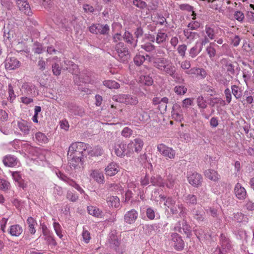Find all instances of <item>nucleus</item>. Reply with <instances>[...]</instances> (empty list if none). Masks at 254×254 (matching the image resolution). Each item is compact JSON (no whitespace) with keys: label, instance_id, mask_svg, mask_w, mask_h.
Segmentation results:
<instances>
[{"label":"nucleus","instance_id":"obj_1","mask_svg":"<svg viewBox=\"0 0 254 254\" xmlns=\"http://www.w3.org/2000/svg\"><path fill=\"white\" fill-rule=\"evenodd\" d=\"M89 149V144L82 142H75L71 144L68 148L67 155L74 157L84 158L87 150Z\"/></svg>","mask_w":254,"mask_h":254},{"label":"nucleus","instance_id":"obj_2","mask_svg":"<svg viewBox=\"0 0 254 254\" xmlns=\"http://www.w3.org/2000/svg\"><path fill=\"white\" fill-rule=\"evenodd\" d=\"M144 146L143 140L139 137L135 138L127 144L126 155L130 157L134 153L138 154L142 150Z\"/></svg>","mask_w":254,"mask_h":254},{"label":"nucleus","instance_id":"obj_3","mask_svg":"<svg viewBox=\"0 0 254 254\" xmlns=\"http://www.w3.org/2000/svg\"><path fill=\"white\" fill-rule=\"evenodd\" d=\"M221 63L222 64V67L224 70L226 71L228 75L226 77L224 81H222L223 84H227L230 81L232 78L233 76L235 74V63L232 62L228 59H223ZM235 64H236L235 63Z\"/></svg>","mask_w":254,"mask_h":254},{"label":"nucleus","instance_id":"obj_4","mask_svg":"<svg viewBox=\"0 0 254 254\" xmlns=\"http://www.w3.org/2000/svg\"><path fill=\"white\" fill-rule=\"evenodd\" d=\"M161 198L164 201V205L170 209L173 214H176L178 213L179 210H181L180 214L183 213V207L182 205H176V201L172 197H168L166 199L164 196H161Z\"/></svg>","mask_w":254,"mask_h":254},{"label":"nucleus","instance_id":"obj_5","mask_svg":"<svg viewBox=\"0 0 254 254\" xmlns=\"http://www.w3.org/2000/svg\"><path fill=\"white\" fill-rule=\"evenodd\" d=\"M114 99L117 101L124 103L127 105L135 106L138 103L136 96L129 94H121L114 96Z\"/></svg>","mask_w":254,"mask_h":254},{"label":"nucleus","instance_id":"obj_6","mask_svg":"<svg viewBox=\"0 0 254 254\" xmlns=\"http://www.w3.org/2000/svg\"><path fill=\"white\" fill-rule=\"evenodd\" d=\"M187 180L190 184L194 187L198 188L201 186L203 178L201 174L195 171H188Z\"/></svg>","mask_w":254,"mask_h":254},{"label":"nucleus","instance_id":"obj_7","mask_svg":"<svg viewBox=\"0 0 254 254\" xmlns=\"http://www.w3.org/2000/svg\"><path fill=\"white\" fill-rule=\"evenodd\" d=\"M157 150L167 159H173L176 156V151L172 148L168 147L163 143L157 145Z\"/></svg>","mask_w":254,"mask_h":254},{"label":"nucleus","instance_id":"obj_8","mask_svg":"<svg viewBox=\"0 0 254 254\" xmlns=\"http://www.w3.org/2000/svg\"><path fill=\"white\" fill-rule=\"evenodd\" d=\"M89 29L93 34L105 35L108 33L110 29L107 24H94L90 26Z\"/></svg>","mask_w":254,"mask_h":254},{"label":"nucleus","instance_id":"obj_9","mask_svg":"<svg viewBox=\"0 0 254 254\" xmlns=\"http://www.w3.org/2000/svg\"><path fill=\"white\" fill-rule=\"evenodd\" d=\"M148 57V62L152 64L154 67L158 69L159 71L163 67L164 65L168 61V59L162 57H155L147 56Z\"/></svg>","mask_w":254,"mask_h":254},{"label":"nucleus","instance_id":"obj_10","mask_svg":"<svg viewBox=\"0 0 254 254\" xmlns=\"http://www.w3.org/2000/svg\"><path fill=\"white\" fill-rule=\"evenodd\" d=\"M172 246L177 250H181L184 247V243L181 237L177 233L172 234Z\"/></svg>","mask_w":254,"mask_h":254},{"label":"nucleus","instance_id":"obj_11","mask_svg":"<svg viewBox=\"0 0 254 254\" xmlns=\"http://www.w3.org/2000/svg\"><path fill=\"white\" fill-rule=\"evenodd\" d=\"M234 193L236 197L239 200H244L248 195L245 188L239 183H237L235 186Z\"/></svg>","mask_w":254,"mask_h":254},{"label":"nucleus","instance_id":"obj_12","mask_svg":"<svg viewBox=\"0 0 254 254\" xmlns=\"http://www.w3.org/2000/svg\"><path fill=\"white\" fill-rule=\"evenodd\" d=\"M16 4L19 9L27 15L31 13V8L27 0H16Z\"/></svg>","mask_w":254,"mask_h":254},{"label":"nucleus","instance_id":"obj_13","mask_svg":"<svg viewBox=\"0 0 254 254\" xmlns=\"http://www.w3.org/2000/svg\"><path fill=\"white\" fill-rule=\"evenodd\" d=\"M160 71L174 77L176 72V68L173 63L168 60Z\"/></svg>","mask_w":254,"mask_h":254},{"label":"nucleus","instance_id":"obj_14","mask_svg":"<svg viewBox=\"0 0 254 254\" xmlns=\"http://www.w3.org/2000/svg\"><path fill=\"white\" fill-rule=\"evenodd\" d=\"M20 62L14 57H7L5 62V67L7 70H12L19 67Z\"/></svg>","mask_w":254,"mask_h":254},{"label":"nucleus","instance_id":"obj_15","mask_svg":"<svg viewBox=\"0 0 254 254\" xmlns=\"http://www.w3.org/2000/svg\"><path fill=\"white\" fill-rule=\"evenodd\" d=\"M138 218V213L135 209L128 211L125 215V221L129 224H133Z\"/></svg>","mask_w":254,"mask_h":254},{"label":"nucleus","instance_id":"obj_16","mask_svg":"<svg viewBox=\"0 0 254 254\" xmlns=\"http://www.w3.org/2000/svg\"><path fill=\"white\" fill-rule=\"evenodd\" d=\"M120 171L119 166L118 164L112 162L105 169V174L109 176H114Z\"/></svg>","mask_w":254,"mask_h":254},{"label":"nucleus","instance_id":"obj_17","mask_svg":"<svg viewBox=\"0 0 254 254\" xmlns=\"http://www.w3.org/2000/svg\"><path fill=\"white\" fill-rule=\"evenodd\" d=\"M4 38L7 39L9 41L12 42H15L17 44L21 43L23 41L22 39L21 34L20 33L14 34L13 31H9L7 33L4 32Z\"/></svg>","mask_w":254,"mask_h":254},{"label":"nucleus","instance_id":"obj_18","mask_svg":"<svg viewBox=\"0 0 254 254\" xmlns=\"http://www.w3.org/2000/svg\"><path fill=\"white\" fill-rule=\"evenodd\" d=\"M172 116L175 120L179 122H182L183 120L182 111L181 107L179 105H174L172 111Z\"/></svg>","mask_w":254,"mask_h":254},{"label":"nucleus","instance_id":"obj_19","mask_svg":"<svg viewBox=\"0 0 254 254\" xmlns=\"http://www.w3.org/2000/svg\"><path fill=\"white\" fill-rule=\"evenodd\" d=\"M2 161L5 166L9 167H13L16 166L18 163L17 158L11 155L4 156Z\"/></svg>","mask_w":254,"mask_h":254},{"label":"nucleus","instance_id":"obj_20","mask_svg":"<svg viewBox=\"0 0 254 254\" xmlns=\"http://www.w3.org/2000/svg\"><path fill=\"white\" fill-rule=\"evenodd\" d=\"M70 158L68 163L70 168L75 169L77 167H80L83 165L84 158L79 157H74L73 156H69Z\"/></svg>","mask_w":254,"mask_h":254},{"label":"nucleus","instance_id":"obj_21","mask_svg":"<svg viewBox=\"0 0 254 254\" xmlns=\"http://www.w3.org/2000/svg\"><path fill=\"white\" fill-rule=\"evenodd\" d=\"M204 176L206 178L213 182H217L220 179V176L218 172L211 169L206 170L204 172Z\"/></svg>","mask_w":254,"mask_h":254},{"label":"nucleus","instance_id":"obj_22","mask_svg":"<svg viewBox=\"0 0 254 254\" xmlns=\"http://www.w3.org/2000/svg\"><path fill=\"white\" fill-rule=\"evenodd\" d=\"M23 232L22 227L18 224H14L10 226L8 229V233L11 236L18 237Z\"/></svg>","mask_w":254,"mask_h":254},{"label":"nucleus","instance_id":"obj_23","mask_svg":"<svg viewBox=\"0 0 254 254\" xmlns=\"http://www.w3.org/2000/svg\"><path fill=\"white\" fill-rule=\"evenodd\" d=\"M107 203L110 207L118 208L120 206V200L117 196L111 195L106 199Z\"/></svg>","mask_w":254,"mask_h":254},{"label":"nucleus","instance_id":"obj_24","mask_svg":"<svg viewBox=\"0 0 254 254\" xmlns=\"http://www.w3.org/2000/svg\"><path fill=\"white\" fill-rule=\"evenodd\" d=\"M90 176L99 184H103L104 182V176L103 173L98 170H92Z\"/></svg>","mask_w":254,"mask_h":254},{"label":"nucleus","instance_id":"obj_25","mask_svg":"<svg viewBox=\"0 0 254 254\" xmlns=\"http://www.w3.org/2000/svg\"><path fill=\"white\" fill-rule=\"evenodd\" d=\"M152 19L156 25L162 26L164 25H166L168 24L166 19L161 13H155L152 17Z\"/></svg>","mask_w":254,"mask_h":254},{"label":"nucleus","instance_id":"obj_26","mask_svg":"<svg viewBox=\"0 0 254 254\" xmlns=\"http://www.w3.org/2000/svg\"><path fill=\"white\" fill-rule=\"evenodd\" d=\"M26 223L28 225V229L29 232L31 235H34L36 233V226L37 225L36 220L33 217H28L26 220Z\"/></svg>","mask_w":254,"mask_h":254},{"label":"nucleus","instance_id":"obj_27","mask_svg":"<svg viewBox=\"0 0 254 254\" xmlns=\"http://www.w3.org/2000/svg\"><path fill=\"white\" fill-rule=\"evenodd\" d=\"M150 183L151 185L154 186H165L164 179L159 175H156L152 176L150 178Z\"/></svg>","mask_w":254,"mask_h":254},{"label":"nucleus","instance_id":"obj_28","mask_svg":"<svg viewBox=\"0 0 254 254\" xmlns=\"http://www.w3.org/2000/svg\"><path fill=\"white\" fill-rule=\"evenodd\" d=\"M111 243L113 245L116 252L119 254H123L125 251L123 248L120 247V242L117 238V237L113 236V238L111 237Z\"/></svg>","mask_w":254,"mask_h":254},{"label":"nucleus","instance_id":"obj_29","mask_svg":"<svg viewBox=\"0 0 254 254\" xmlns=\"http://www.w3.org/2000/svg\"><path fill=\"white\" fill-rule=\"evenodd\" d=\"M43 234L45 236V239L49 242V244H51L54 246L57 245V242L55 241L53 236L46 226L45 227H43Z\"/></svg>","mask_w":254,"mask_h":254},{"label":"nucleus","instance_id":"obj_30","mask_svg":"<svg viewBox=\"0 0 254 254\" xmlns=\"http://www.w3.org/2000/svg\"><path fill=\"white\" fill-rule=\"evenodd\" d=\"M87 152L88 154L90 155L91 156H101L103 154V151L102 148L100 146H95L93 148H92L89 145V149L87 150Z\"/></svg>","mask_w":254,"mask_h":254},{"label":"nucleus","instance_id":"obj_31","mask_svg":"<svg viewBox=\"0 0 254 254\" xmlns=\"http://www.w3.org/2000/svg\"><path fill=\"white\" fill-rule=\"evenodd\" d=\"M87 209L88 213L94 217L98 218L102 217V212L96 206L90 205L87 207Z\"/></svg>","mask_w":254,"mask_h":254},{"label":"nucleus","instance_id":"obj_32","mask_svg":"<svg viewBox=\"0 0 254 254\" xmlns=\"http://www.w3.org/2000/svg\"><path fill=\"white\" fill-rule=\"evenodd\" d=\"M205 214L204 211L202 209H197L194 211L193 213V217L198 222H202L204 220Z\"/></svg>","mask_w":254,"mask_h":254},{"label":"nucleus","instance_id":"obj_33","mask_svg":"<svg viewBox=\"0 0 254 254\" xmlns=\"http://www.w3.org/2000/svg\"><path fill=\"white\" fill-rule=\"evenodd\" d=\"M138 81L141 84L147 86L151 85L153 82L152 77L148 75H141L138 78Z\"/></svg>","mask_w":254,"mask_h":254},{"label":"nucleus","instance_id":"obj_34","mask_svg":"<svg viewBox=\"0 0 254 254\" xmlns=\"http://www.w3.org/2000/svg\"><path fill=\"white\" fill-rule=\"evenodd\" d=\"M130 56L128 49L124 50V52L116 56V59L120 62L125 63L129 59Z\"/></svg>","mask_w":254,"mask_h":254},{"label":"nucleus","instance_id":"obj_35","mask_svg":"<svg viewBox=\"0 0 254 254\" xmlns=\"http://www.w3.org/2000/svg\"><path fill=\"white\" fill-rule=\"evenodd\" d=\"M176 184L175 177L173 175L169 174L167 176V180L165 183V185L169 189H173Z\"/></svg>","mask_w":254,"mask_h":254},{"label":"nucleus","instance_id":"obj_36","mask_svg":"<svg viewBox=\"0 0 254 254\" xmlns=\"http://www.w3.org/2000/svg\"><path fill=\"white\" fill-rule=\"evenodd\" d=\"M215 46V44L212 42L209 44L206 49V52L211 59H213L216 54Z\"/></svg>","mask_w":254,"mask_h":254},{"label":"nucleus","instance_id":"obj_37","mask_svg":"<svg viewBox=\"0 0 254 254\" xmlns=\"http://www.w3.org/2000/svg\"><path fill=\"white\" fill-rule=\"evenodd\" d=\"M125 145L124 144H121L118 145L115 148V154L119 157H123L126 155L127 149H125Z\"/></svg>","mask_w":254,"mask_h":254},{"label":"nucleus","instance_id":"obj_38","mask_svg":"<svg viewBox=\"0 0 254 254\" xmlns=\"http://www.w3.org/2000/svg\"><path fill=\"white\" fill-rule=\"evenodd\" d=\"M147 56L148 55H146L145 57L140 55H136L133 59L134 63L136 65L139 66L141 65L145 61L148 62V57H147Z\"/></svg>","mask_w":254,"mask_h":254},{"label":"nucleus","instance_id":"obj_39","mask_svg":"<svg viewBox=\"0 0 254 254\" xmlns=\"http://www.w3.org/2000/svg\"><path fill=\"white\" fill-rule=\"evenodd\" d=\"M18 127L20 130L23 132L25 134L29 133L30 131V127L28 125V123L24 120L21 121L18 123Z\"/></svg>","mask_w":254,"mask_h":254},{"label":"nucleus","instance_id":"obj_40","mask_svg":"<svg viewBox=\"0 0 254 254\" xmlns=\"http://www.w3.org/2000/svg\"><path fill=\"white\" fill-rule=\"evenodd\" d=\"M103 84L109 89H118L120 87V84L118 82L112 80H105Z\"/></svg>","mask_w":254,"mask_h":254},{"label":"nucleus","instance_id":"obj_41","mask_svg":"<svg viewBox=\"0 0 254 254\" xmlns=\"http://www.w3.org/2000/svg\"><path fill=\"white\" fill-rule=\"evenodd\" d=\"M53 220L54 221L53 227H54V230H55L57 235L60 239H62L63 237V235L62 234V227H61L60 224L58 222H56L55 219L53 218Z\"/></svg>","mask_w":254,"mask_h":254},{"label":"nucleus","instance_id":"obj_42","mask_svg":"<svg viewBox=\"0 0 254 254\" xmlns=\"http://www.w3.org/2000/svg\"><path fill=\"white\" fill-rule=\"evenodd\" d=\"M123 38L126 40V41L127 43H130V44H132V47L133 48H135L136 47L137 40L134 41V42H133L134 40L133 39V37L129 32H125L124 33Z\"/></svg>","mask_w":254,"mask_h":254},{"label":"nucleus","instance_id":"obj_43","mask_svg":"<svg viewBox=\"0 0 254 254\" xmlns=\"http://www.w3.org/2000/svg\"><path fill=\"white\" fill-rule=\"evenodd\" d=\"M210 105L212 107H214L217 105H219L220 106H224L226 104L225 101L222 98L215 97L211 99Z\"/></svg>","mask_w":254,"mask_h":254},{"label":"nucleus","instance_id":"obj_44","mask_svg":"<svg viewBox=\"0 0 254 254\" xmlns=\"http://www.w3.org/2000/svg\"><path fill=\"white\" fill-rule=\"evenodd\" d=\"M81 236L83 241L86 244H88L91 239L90 233L84 227H83Z\"/></svg>","mask_w":254,"mask_h":254},{"label":"nucleus","instance_id":"obj_45","mask_svg":"<svg viewBox=\"0 0 254 254\" xmlns=\"http://www.w3.org/2000/svg\"><path fill=\"white\" fill-rule=\"evenodd\" d=\"M35 138L39 143H46L48 141V138L46 135L41 132H39L36 134Z\"/></svg>","mask_w":254,"mask_h":254},{"label":"nucleus","instance_id":"obj_46","mask_svg":"<svg viewBox=\"0 0 254 254\" xmlns=\"http://www.w3.org/2000/svg\"><path fill=\"white\" fill-rule=\"evenodd\" d=\"M63 180H64V181L66 182L69 185L73 187L75 189H76L81 193H84V190L78 184H77L75 183V182H74L72 180H70L68 178H66Z\"/></svg>","mask_w":254,"mask_h":254},{"label":"nucleus","instance_id":"obj_47","mask_svg":"<svg viewBox=\"0 0 254 254\" xmlns=\"http://www.w3.org/2000/svg\"><path fill=\"white\" fill-rule=\"evenodd\" d=\"M232 92L236 99H239L242 95V91L241 88L236 85L231 86Z\"/></svg>","mask_w":254,"mask_h":254},{"label":"nucleus","instance_id":"obj_48","mask_svg":"<svg viewBox=\"0 0 254 254\" xmlns=\"http://www.w3.org/2000/svg\"><path fill=\"white\" fill-rule=\"evenodd\" d=\"M187 203L194 205L197 203V197L194 194H189L187 195L185 198Z\"/></svg>","mask_w":254,"mask_h":254},{"label":"nucleus","instance_id":"obj_49","mask_svg":"<svg viewBox=\"0 0 254 254\" xmlns=\"http://www.w3.org/2000/svg\"><path fill=\"white\" fill-rule=\"evenodd\" d=\"M167 37V35L165 33L159 31L157 34L156 41L158 44L162 43L166 41Z\"/></svg>","mask_w":254,"mask_h":254},{"label":"nucleus","instance_id":"obj_50","mask_svg":"<svg viewBox=\"0 0 254 254\" xmlns=\"http://www.w3.org/2000/svg\"><path fill=\"white\" fill-rule=\"evenodd\" d=\"M68 64L71 66V67H66V69L69 70V71L71 72L73 74H77L78 72V65L72 63L70 61H67Z\"/></svg>","mask_w":254,"mask_h":254},{"label":"nucleus","instance_id":"obj_51","mask_svg":"<svg viewBox=\"0 0 254 254\" xmlns=\"http://www.w3.org/2000/svg\"><path fill=\"white\" fill-rule=\"evenodd\" d=\"M10 188V183L6 180L0 178V190L6 191Z\"/></svg>","mask_w":254,"mask_h":254},{"label":"nucleus","instance_id":"obj_52","mask_svg":"<svg viewBox=\"0 0 254 254\" xmlns=\"http://www.w3.org/2000/svg\"><path fill=\"white\" fill-rule=\"evenodd\" d=\"M197 104L198 107L202 109L207 107V102L202 96H198L197 98Z\"/></svg>","mask_w":254,"mask_h":254},{"label":"nucleus","instance_id":"obj_53","mask_svg":"<svg viewBox=\"0 0 254 254\" xmlns=\"http://www.w3.org/2000/svg\"><path fill=\"white\" fill-rule=\"evenodd\" d=\"M132 111L135 114H137L139 115V116H138L137 115H136V116H134V118L136 117L138 118V119L140 121H144L145 119H144V115L143 114L144 113V112H143L142 111V109H140V108H135V109H133Z\"/></svg>","mask_w":254,"mask_h":254},{"label":"nucleus","instance_id":"obj_54","mask_svg":"<svg viewBox=\"0 0 254 254\" xmlns=\"http://www.w3.org/2000/svg\"><path fill=\"white\" fill-rule=\"evenodd\" d=\"M174 92L178 95H184L187 91V88L184 86H176L174 89Z\"/></svg>","mask_w":254,"mask_h":254},{"label":"nucleus","instance_id":"obj_55","mask_svg":"<svg viewBox=\"0 0 254 254\" xmlns=\"http://www.w3.org/2000/svg\"><path fill=\"white\" fill-rule=\"evenodd\" d=\"M250 69H244L243 71V78L245 82L247 84L248 81L250 80L252 73L251 72V68H250Z\"/></svg>","mask_w":254,"mask_h":254},{"label":"nucleus","instance_id":"obj_56","mask_svg":"<svg viewBox=\"0 0 254 254\" xmlns=\"http://www.w3.org/2000/svg\"><path fill=\"white\" fill-rule=\"evenodd\" d=\"M133 133V130L128 127H126L122 130L121 134L125 138H129Z\"/></svg>","mask_w":254,"mask_h":254},{"label":"nucleus","instance_id":"obj_57","mask_svg":"<svg viewBox=\"0 0 254 254\" xmlns=\"http://www.w3.org/2000/svg\"><path fill=\"white\" fill-rule=\"evenodd\" d=\"M205 32L209 39L213 40L214 38L215 33L213 28L208 25H206L205 27Z\"/></svg>","mask_w":254,"mask_h":254},{"label":"nucleus","instance_id":"obj_58","mask_svg":"<svg viewBox=\"0 0 254 254\" xmlns=\"http://www.w3.org/2000/svg\"><path fill=\"white\" fill-rule=\"evenodd\" d=\"M133 4L140 9H144L147 6V3L141 0H133Z\"/></svg>","mask_w":254,"mask_h":254},{"label":"nucleus","instance_id":"obj_59","mask_svg":"<svg viewBox=\"0 0 254 254\" xmlns=\"http://www.w3.org/2000/svg\"><path fill=\"white\" fill-rule=\"evenodd\" d=\"M66 198L72 202H75L78 199V196L74 192L68 191L66 194Z\"/></svg>","mask_w":254,"mask_h":254},{"label":"nucleus","instance_id":"obj_60","mask_svg":"<svg viewBox=\"0 0 254 254\" xmlns=\"http://www.w3.org/2000/svg\"><path fill=\"white\" fill-rule=\"evenodd\" d=\"M202 50V47H201L199 50L197 49V46H195L192 47L190 51V56L193 58L195 57Z\"/></svg>","mask_w":254,"mask_h":254},{"label":"nucleus","instance_id":"obj_61","mask_svg":"<svg viewBox=\"0 0 254 254\" xmlns=\"http://www.w3.org/2000/svg\"><path fill=\"white\" fill-rule=\"evenodd\" d=\"M234 18L239 22H243L245 19L244 13L240 10L236 11L234 14Z\"/></svg>","mask_w":254,"mask_h":254},{"label":"nucleus","instance_id":"obj_62","mask_svg":"<svg viewBox=\"0 0 254 254\" xmlns=\"http://www.w3.org/2000/svg\"><path fill=\"white\" fill-rule=\"evenodd\" d=\"M127 49V48L125 46L124 44L122 42L118 43L115 47V50L117 55L124 52V50H126Z\"/></svg>","mask_w":254,"mask_h":254},{"label":"nucleus","instance_id":"obj_63","mask_svg":"<svg viewBox=\"0 0 254 254\" xmlns=\"http://www.w3.org/2000/svg\"><path fill=\"white\" fill-rule=\"evenodd\" d=\"M207 75L206 71L202 68H198L195 76L199 79H204Z\"/></svg>","mask_w":254,"mask_h":254},{"label":"nucleus","instance_id":"obj_64","mask_svg":"<svg viewBox=\"0 0 254 254\" xmlns=\"http://www.w3.org/2000/svg\"><path fill=\"white\" fill-rule=\"evenodd\" d=\"M187 49V47L186 45H180L177 48V51L179 54L182 57L184 58L185 56L186 51Z\"/></svg>","mask_w":254,"mask_h":254}]
</instances>
